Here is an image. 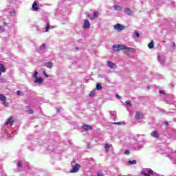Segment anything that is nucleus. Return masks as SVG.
I'll return each mask as SVG.
<instances>
[{"label":"nucleus","instance_id":"nucleus-3","mask_svg":"<svg viewBox=\"0 0 176 176\" xmlns=\"http://www.w3.org/2000/svg\"><path fill=\"white\" fill-rule=\"evenodd\" d=\"M135 118L137 119V120H141V119L144 118V113L141 111H136Z\"/></svg>","mask_w":176,"mask_h":176},{"label":"nucleus","instance_id":"nucleus-10","mask_svg":"<svg viewBox=\"0 0 176 176\" xmlns=\"http://www.w3.org/2000/svg\"><path fill=\"white\" fill-rule=\"evenodd\" d=\"M84 28H90V22L89 21V20L86 19L84 21Z\"/></svg>","mask_w":176,"mask_h":176},{"label":"nucleus","instance_id":"nucleus-19","mask_svg":"<svg viewBox=\"0 0 176 176\" xmlns=\"http://www.w3.org/2000/svg\"><path fill=\"white\" fill-rule=\"evenodd\" d=\"M128 164L129 165H133V164H137V160H129L128 161Z\"/></svg>","mask_w":176,"mask_h":176},{"label":"nucleus","instance_id":"nucleus-41","mask_svg":"<svg viewBox=\"0 0 176 176\" xmlns=\"http://www.w3.org/2000/svg\"><path fill=\"white\" fill-rule=\"evenodd\" d=\"M116 97H117V98H119V99L122 98V97L118 94H116Z\"/></svg>","mask_w":176,"mask_h":176},{"label":"nucleus","instance_id":"nucleus-12","mask_svg":"<svg viewBox=\"0 0 176 176\" xmlns=\"http://www.w3.org/2000/svg\"><path fill=\"white\" fill-rule=\"evenodd\" d=\"M124 13H126V14H128L129 16H130L131 14V13H133V12L131 11V10L130 8H125Z\"/></svg>","mask_w":176,"mask_h":176},{"label":"nucleus","instance_id":"nucleus-24","mask_svg":"<svg viewBox=\"0 0 176 176\" xmlns=\"http://www.w3.org/2000/svg\"><path fill=\"white\" fill-rule=\"evenodd\" d=\"M99 16V13L98 11L94 12V19H97Z\"/></svg>","mask_w":176,"mask_h":176},{"label":"nucleus","instance_id":"nucleus-42","mask_svg":"<svg viewBox=\"0 0 176 176\" xmlns=\"http://www.w3.org/2000/svg\"><path fill=\"white\" fill-rule=\"evenodd\" d=\"M3 25H8V23L4 22V23H3Z\"/></svg>","mask_w":176,"mask_h":176},{"label":"nucleus","instance_id":"nucleus-7","mask_svg":"<svg viewBox=\"0 0 176 176\" xmlns=\"http://www.w3.org/2000/svg\"><path fill=\"white\" fill-rule=\"evenodd\" d=\"M107 65H108V67H109L110 68H118V66H116V65H115V63L108 60L107 61Z\"/></svg>","mask_w":176,"mask_h":176},{"label":"nucleus","instance_id":"nucleus-35","mask_svg":"<svg viewBox=\"0 0 176 176\" xmlns=\"http://www.w3.org/2000/svg\"><path fill=\"white\" fill-rule=\"evenodd\" d=\"M96 95V93H94V92H91L90 94H89V97H93L94 96H95Z\"/></svg>","mask_w":176,"mask_h":176},{"label":"nucleus","instance_id":"nucleus-38","mask_svg":"<svg viewBox=\"0 0 176 176\" xmlns=\"http://www.w3.org/2000/svg\"><path fill=\"white\" fill-rule=\"evenodd\" d=\"M85 14L87 16V17H90V14L89 12H85Z\"/></svg>","mask_w":176,"mask_h":176},{"label":"nucleus","instance_id":"nucleus-15","mask_svg":"<svg viewBox=\"0 0 176 176\" xmlns=\"http://www.w3.org/2000/svg\"><path fill=\"white\" fill-rule=\"evenodd\" d=\"M126 47L124 45H118V52H120V50H124Z\"/></svg>","mask_w":176,"mask_h":176},{"label":"nucleus","instance_id":"nucleus-8","mask_svg":"<svg viewBox=\"0 0 176 176\" xmlns=\"http://www.w3.org/2000/svg\"><path fill=\"white\" fill-rule=\"evenodd\" d=\"M5 71H6L5 65H3V64H0V78L2 76V72H5Z\"/></svg>","mask_w":176,"mask_h":176},{"label":"nucleus","instance_id":"nucleus-46","mask_svg":"<svg viewBox=\"0 0 176 176\" xmlns=\"http://www.w3.org/2000/svg\"><path fill=\"white\" fill-rule=\"evenodd\" d=\"M148 89H150V87H148Z\"/></svg>","mask_w":176,"mask_h":176},{"label":"nucleus","instance_id":"nucleus-5","mask_svg":"<svg viewBox=\"0 0 176 176\" xmlns=\"http://www.w3.org/2000/svg\"><path fill=\"white\" fill-rule=\"evenodd\" d=\"M12 123H14V119H13V116H11L8 118V121L5 123V125H6V126H8V124H12Z\"/></svg>","mask_w":176,"mask_h":176},{"label":"nucleus","instance_id":"nucleus-33","mask_svg":"<svg viewBox=\"0 0 176 176\" xmlns=\"http://www.w3.org/2000/svg\"><path fill=\"white\" fill-rule=\"evenodd\" d=\"M148 173L149 175H153V170H148Z\"/></svg>","mask_w":176,"mask_h":176},{"label":"nucleus","instance_id":"nucleus-29","mask_svg":"<svg viewBox=\"0 0 176 176\" xmlns=\"http://www.w3.org/2000/svg\"><path fill=\"white\" fill-rule=\"evenodd\" d=\"M125 102L127 105H129V107L133 106V104H131V101H130V100H126Z\"/></svg>","mask_w":176,"mask_h":176},{"label":"nucleus","instance_id":"nucleus-2","mask_svg":"<svg viewBox=\"0 0 176 176\" xmlns=\"http://www.w3.org/2000/svg\"><path fill=\"white\" fill-rule=\"evenodd\" d=\"M80 168V164H75L72 169L70 170L69 173H78L79 171V169Z\"/></svg>","mask_w":176,"mask_h":176},{"label":"nucleus","instance_id":"nucleus-40","mask_svg":"<svg viewBox=\"0 0 176 176\" xmlns=\"http://www.w3.org/2000/svg\"><path fill=\"white\" fill-rule=\"evenodd\" d=\"M173 49H175V42L173 43Z\"/></svg>","mask_w":176,"mask_h":176},{"label":"nucleus","instance_id":"nucleus-36","mask_svg":"<svg viewBox=\"0 0 176 176\" xmlns=\"http://www.w3.org/2000/svg\"><path fill=\"white\" fill-rule=\"evenodd\" d=\"M124 153H125V155H130V151L126 150Z\"/></svg>","mask_w":176,"mask_h":176},{"label":"nucleus","instance_id":"nucleus-23","mask_svg":"<svg viewBox=\"0 0 176 176\" xmlns=\"http://www.w3.org/2000/svg\"><path fill=\"white\" fill-rule=\"evenodd\" d=\"M96 89L97 90H101L102 89V86L101 85V84L100 83L96 84Z\"/></svg>","mask_w":176,"mask_h":176},{"label":"nucleus","instance_id":"nucleus-43","mask_svg":"<svg viewBox=\"0 0 176 176\" xmlns=\"http://www.w3.org/2000/svg\"><path fill=\"white\" fill-rule=\"evenodd\" d=\"M164 124H166L167 126H168V122H165Z\"/></svg>","mask_w":176,"mask_h":176},{"label":"nucleus","instance_id":"nucleus-16","mask_svg":"<svg viewBox=\"0 0 176 176\" xmlns=\"http://www.w3.org/2000/svg\"><path fill=\"white\" fill-rule=\"evenodd\" d=\"M43 82V79L42 78V77H39V78H36V80H35V83H41Z\"/></svg>","mask_w":176,"mask_h":176},{"label":"nucleus","instance_id":"nucleus-34","mask_svg":"<svg viewBox=\"0 0 176 176\" xmlns=\"http://www.w3.org/2000/svg\"><path fill=\"white\" fill-rule=\"evenodd\" d=\"M134 34L137 36V38H140V33H138V32H135Z\"/></svg>","mask_w":176,"mask_h":176},{"label":"nucleus","instance_id":"nucleus-32","mask_svg":"<svg viewBox=\"0 0 176 176\" xmlns=\"http://www.w3.org/2000/svg\"><path fill=\"white\" fill-rule=\"evenodd\" d=\"M16 94H18L19 96H23V93L21 92V91H16Z\"/></svg>","mask_w":176,"mask_h":176},{"label":"nucleus","instance_id":"nucleus-1","mask_svg":"<svg viewBox=\"0 0 176 176\" xmlns=\"http://www.w3.org/2000/svg\"><path fill=\"white\" fill-rule=\"evenodd\" d=\"M124 53L126 56H129L130 53H135V49L126 47V49L124 50Z\"/></svg>","mask_w":176,"mask_h":176},{"label":"nucleus","instance_id":"nucleus-20","mask_svg":"<svg viewBox=\"0 0 176 176\" xmlns=\"http://www.w3.org/2000/svg\"><path fill=\"white\" fill-rule=\"evenodd\" d=\"M109 148H111V145H109V144L107 143L104 144V149L106 152H108V149H109Z\"/></svg>","mask_w":176,"mask_h":176},{"label":"nucleus","instance_id":"nucleus-11","mask_svg":"<svg viewBox=\"0 0 176 176\" xmlns=\"http://www.w3.org/2000/svg\"><path fill=\"white\" fill-rule=\"evenodd\" d=\"M32 9L33 10H38L39 6H38V3L36 1H34L32 4Z\"/></svg>","mask_w":176,"mask_h":176},{"label":"nucleus","instance_id":"nucleus-6","mask_svg":"<svg viewBox=\"0 0 176 176\" xmlns=\"http://www.w3.org/2000/svg\"><path fill=\"white\" fill-rule=\"evenodd\" d=\"M82 129H83V130H85V131H87L89 130H93V126L91 125H89V124H84L82 126Z\"/></svg>","mask_w":176,"mask_h":176},{"label":"nucleus","instance_id":"nucleus-25","mask_svg":"<svg viewBox=\"0 0 176 176\" xmlns=\"http://www.w3.org/2000/svg\"><path fill=\"white\" fill-rule=\"evenodd\" d=\"M50 29V25H49V23H47L45 27V32H49Z\"/></svg>","mask_w":176,"mask_h":176},{"label":"nucleus","instance_id":"nucleus-45","mask_svg":"<svg viewBox=\"0 0 176 176\" xmlns=\"http://www.w3.org/2000/svg\"><path fill=\"white\" fill-rule=\"evenodd\" d=\"M58 112H60V110L58 109Z\"/></svg>","mask_w":176,"mask_h":176},{"label":"nucleus","instance_id":"nucleus-21","mask_svg":"<svg viewBox=\"0 0 176 176\" xmlns=\"http://www.w3.org/2000/svg\"><path fill=\"white\" fill-rule=\"evenodd\" d=\"M148 47L149 49H153V41H151V42L148 43Z\"/></svg>","mask_w":176,"mask_h":176},{"label":"nucleus","instance_id":"nucleus-37","mask_svg":"<svg viewBox=\"0 0 176 176\" xmlns=\"http://www.w3.org/2000/svg\"><path fill=\"white\" fill-rule=\"evenodd\" d=\"M43 74L46 78H49V74H47L45 72H43Z\"/></svg>","mask_w":176,"mask_h":176},{"label":"nucleus","instance_id":"nucleus-4","mask_svg":"<svg viewBox=\"0 0 176 176\" xmlns=\"http://www.w3.org/2000/svg\"><path fill=\"white\" fill-rule=\"evenodd\" d=\"M114 29L120 32L124 30V26L123 25H120V23H117L114 25Z\"/></svg>","mask_w":176,"mask_h":176},{"label":"nucleus","instance_id":"nucleus-18","mask_svg":"<svg viewBox=\"0 0 176 176\" xmlns=\"http://www.w3.org/2000/svg\"><path fill=\"white\" fill-rule=\"evenodd\" d=\"M0 100L1 101H6L7 98L6 96H5L3 94H0Z\"/></svg>","mask_w":176,"mask_h":176},{"label":"nucleus","instance_id":"nucleus-17","mask_svg":"<svg viewBox=\"0 0 176 176\" xmlns=\"http://www.w3.org/2000/svg\"><path fill=\"white\" fill-rule=\"evenodd\" d=\"M114 52H119V44L113 45Z\"/></svg>","mask_w":176,"mask_h":176},{"label":"nucleus","instance_id":"nucleus-39","mask_svg":"<svg viewBox=\"0 0 176 176\" xmlns=\"http://www.w3.org/2000/svg\"><path fill=\"white\" fill-rule=\"evenodd\" d=\"M159 93H160V94H164V91L160 90V91H159Z\"/></svg>","mask_w":176,"mask_h":176},{"label":"nucleus","instance_id":"nucleus-28","mask_svg":"<svg viewBox=\"0 0 176 176\" xmlns=\"http://www.w3.org/2000/svg\"><path fill=\"white\" fill-rule=\"evenodd\" d=\"M105 174H104V173L99 171L97 173V176H104Z\"/></svg>","mask_w":176,"mask_h":176},{"label":"nucleus","instance_id":"nucleus-26","mask_svg":"<svg viewBox=\"0 0 176 176\" xmlns=\"http://www.w3.org/2000/svg\"><path fill=\"white\" fill-rule=\"evenodd\" d=\"M46 49V44L43 43L40 46V50H45Z\"/></svg>","mask_w":176,"mask_h":176},{"label":"nucleus","instance_id":"nucleus-27","mask_svg":"<svg viewBox=\"0 0 176 176\" xmlns=\"http://www.w3.org/2000/svg\"><path fill=\"white\" fill-rule=\"evenodd\" d=\"M3 104L4 105V107H9V103L6 102V100L3 101Z\"/></svg>","mask_w":176,"mask_h":176},{"label":"nucleus","instance_id":"nucleus-31","mask_svg":"<svg viewBox=\"0 0 176 176\" xmlns=\"http://www.w3.org/2000/svg\"><path fill=\"white\" fill-rule=\"evenodd\" d=\"M18 167H23V162L21 161L18 162Z\"/></svg>","mask_w":176,"mask_h":176},{"label":"nucleus","instance_id":"nucleus-9","mask_svg":"<svg viewBox=\"0 0 176 176\" xmlns=\"http://www.w3.org/2000/svg\"><path fill=\"white\" fill-rule=\"evenodd\" d=\"M151 137H154V138H159L160 137V135L159 134V132L157 131H153L151 133Z\"/></svg>","mask_w":176,"mask_h":176},{"label":"nucleus","instance_id":"nucleus-13","mask_svg":"<svg viewBox=\"0 0 176 176\" xmlns=\"http://www.w3.org/2000/svg\"><path fill=\"white\" fill-rule=\"evenodd\" d=\"M45 67L47 68L52 69L53 68V63L52 62H48L45 63Z\"/></svg>","mask_w":176,"mask_h":176},{"label":"nucleus","instance_id":"nucleus-44","mask_svg":"<svg viewBox=\"0 0 176 176\" xmlns=\"http://www.w3.org/2000/svg\"><path fill=\"white\" fill-rule=\"evenodd\" d=\"M116 124H120V122H117V123H116Z\"/></svg>","mask_w":176,"mask_h":176},{"label":"nucleus","instance_id":"nucleus-30","mask_svg":"<svg viewBox=\"0 0 176 176\" xmlns=\"http://www.w3.org/2000/svg\"><path fill=\"white\" fill-rule=\"evenodd\" d=\"M33 78H35V79L38 78V72H34V74H33Z\"/></svg>","mask_w":176,"mask_h":176},{"label":"nucleus","instance_id":"nucleus-14","mask_svg":"<svg viewBox=\"0 0 176 176\" xmlns=\"http://www.w3.org/2000/svg\"><path fill=\"white\" fill-rule=\"evenodd\" d=\"M113 8H114L115 10H118V12H120L122 9V6H118V5H114Z\"/></svg>","mask_w":176,"mask_h":176},{"label":"nucleus","instance_id":"nucleus-22","mask_svg":"<svg viewBox=\"0 0 176 176\" xmlns=\"http://www.w3.org/2000/svg\"><path fill=\"white\" fill-rule=\"evenodd\" d=\"M26 112L29 113V115H32L34 113V110L32 109H28Z\"/></svg>","mask_w":176,"mask_h":176}]
</instances>
